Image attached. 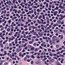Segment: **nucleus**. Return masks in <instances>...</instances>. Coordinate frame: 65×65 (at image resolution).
<instances>
[{
  "mask_svg": "<svg viewBox=\"0 0 65 65\" xmlns=\"http://www.w3.org/2000/svg\"><path fill=\"white\" fill-rule=\"evenodd\" d=\"M33 43L32 41H30L29 42V43L31 44L32 43Z\"/></svg>",
  "mask_w": 65,
  "mask_h": 65,
  "instance_id": "obj_28",
  "label": "nucleus"
},
{
  "mask_svg": "<svg viewBox=\"0 0 65 65\" xmlns=\"http://www.w3.org/2000/svg\"><path fill=\"white\" fill-rule=\"evenodd\" d=\"M24 48H25V50H27V49H28V47L27 46L25 47Z\"/></svg>",
  "mask_w": 65,
  "mask_h": 65,
  "instance_id": "obj_41",
  "label": "nucleus"
},
{
  "mask_svg": "<svg viewBox=\"0 0 65 65\" xmlns=\"http://www.w3.org/2000/svg\"><path fill=\"white\" fill-rule=\"evenodd\" d=\"M57 37L55 36H53L52 38L53 39V41H55V38H57Z\"/></svg>",
  "mask_w": 65,
  "mask_h": 65,
  "instance_id": "obj_2",
  "label": "nucleus"
},
{
  "mask_svg": "<svg viewBox=\"0 0 65 65\" xmlns=\"http://www.w3.org/2000/svg\"><path fill=\"white\" fill-rule=\"evenodd\" d=\"M19 57H22V58H23V57H24V55L23 54H22V53L21 52H20L19 53Z\"/></svg>",
  "mask_w": 65,
  "mask_h": 65,
  "instance_id": "obj_1",
  "label": "nucleus"
},
{
  "mask_svg": "<svg viewBox=\"0 0 65 65\" xmlns=\"http://www.w3.org/2000/svg\"><path fill=\"white\" fill-rule=\"evenodd\" d=\"M28 30V29L27 28H25L24 29L25 31H27Z\"/></svg>",
  "mask_w": 65,
  "mask_h": 65,
  "instance_id": "obj_64",
  "label": "nucleus"
},
{
  "mask_svg": "<svg viewBox=\"0 0 65 65\" xmlns=\"http://www.w3.org/2000/svg\"><path fill=\"white\" fill-rule=\"evenodd\" d=\"M39 19H40V18H42V15H40L39 17H38Z\"/></svg>",
  "mask_w": 65,
  "mask_h": 65,
  "instance_id": "obj_35",
  "label": "nucleus"
},
{
  "mask_svg": "<svg viewBox=\"0 0 65 65\" xmlns=\"http://www.w3.org/2000/svg\"><path fill=\"white\" fill-rule=\"evenodd\" d=\"M31 58L33 59H34L35 58V57L33 55H32L31 56Z\"/></svg>",
  "mask_w": 65,
  "mask_h": 65,
  "instance_id": "obj_19",
  "label": "nucleus"
},
{
  "mask_svg": "<svg viewBox=\"0 0 65 65\" xmlns=\"http://www.w3.org/2000/svg\"><path fill=\"white\" fill-rule=\"evenodd\" d=\"M27 58L26 57H25L24 59V61H26L27 60Z\"/></svg>",
  "mask_w": 65,
  "mask_h": 65,
  "instance_id": "obj_56",
  "label": "nucleus"
},
{
  "mask_svg": "<svg viewBox=\"0 0 65 65\" xmlns=\"http://www.w3.org/2000/svg\"><path fill=\"white\" fill-rule=\"evenodd\" d=\"M48 3H47L46 5V7H48Z\"/></svg>",
  "mask_w": 65,
  "mask_h": 65,
  "instance_id": "obj_22",
  "label": "nucleus"
},
{
  "mask_svg": "<svg viewBox=\"0 0 65 65\" xmlns=\"http://www.w3.org/2000/svg\"><path fill=\"white\" fill-rule=\"evenodd\" d=\"M35 49V48L33 47H32L31 48V50L32 51H34V50Z\"/></svg>",
  "mask_w": 65,
  "mask_h": 65,
  "instance_id": "obj_6",
  "label": "nucleus"
},
{
  "mask_svg": "<svg viewBox=\"0 0 65 65\" xmlns=\"http://www.w3.org/2000/svg\"><path fill=\"white\" fill-rule=\"evenodd\" d=\"M14 8H18V7H17V6H16V5H15V4H14Z\"/></svg>",
  "mask_w": 65,
  "mask_h": 65,
  "instance_id": "obj_17",
  "label": "nucleus"
},
{
  "mask_svg": "<svg viewBox=\"0 0 65 65\" xmlns=\"http://www.w3.org/2000/svg\"><path fill=\"white\" fill-rule=\"evenodd\" d=\"M10 28H8L7 29V31H10Z\"/></svg>",
  "mask_w": 65,
  "mask_h": 65,
  "instance_id": "obj_39",
  "label": "nucleus"
},
{
  "mask_svg": "<svg viewBox=\"0 0 65 65\" xmlns=\"http://www.w3.org/2000/svg\"><path fill=\"white\" fill-rule=\"evenodd\" d=\"M25 13V11H22L21 12L22 14H24V13Z\"/></svg>",
  "mask_w": 65,
  "mask_h": 65,
  "instance_id": "obj_30",
  "label": "nucleus"
},
{
  "mask_svg": "<svg viewBox=\"0 0 65 65\" xmlns=\"http://www.w3.org/2000/svg\"><path fill=\"white\" fill-rule=\"evenodd\" d=\"M55 5H56V6H59V4L58 3H56Z\"/></svg>",
  "mask_w": 65,
  "mask_h": 65,
  "instance_id": "obj_50",
  "label": "nucleus"
},
{
  "mask_svg": "<svg viewBox=\"0 0 65 65\" xmlns=\"http://www.w3.org/2000/svg\"><path fill=\"white\" fill-rule=\"evenodd\" d=\"M57 65H61V63H60L59 62H57Z\"/></svg>",
  "mask_w": 65,
  "mask_h": 65,
  "instance_id": "obj_15",
  "label": "nucleus"
},
{
  "mask_svg": "<svg viewBox=\"0 0 65 65\" xmlns=\"http://www.w3.org/2000/svg\"><path fill=\"white\" fill-rule=\"evenodd\" d=\"M33 34L34 35H35L36 34V32L35 31L33 32Z\"/></svg>",
  "mask_w": 65,
  "mask_h": 65,
  "instance_id": "obj_34",
  "label": "nucleus"
},
{
  "mask_svg": "<svg viewBox=\"0 0 65 65\" xmlns=\"http://www.w3.org/2000/svg\"><path fill=\"white\" fill-rule=\"evenodd\" d=\"M21 11L20 10H19L17 12L18 13H21Z\"/></svg>",
  "mask_w": 65,
  "mask_h": 65,
  "instance_id": "obj_20",
  "label": "nucleus"
},
{
  "mask_svg": "<svg viewBox=\"0 0 65 65\" xmlns=\"http://www.w3.org/2000/svg\"><path fill=\"white\" fill-rule=\"evenodd\" d=\"M28 40H31V38L30 37H29L28 38Z\"/></svg>",
  "mask_w": 65,
  "mask_h": 65,
  "instance_id": "obj_57",
  "label": "nucleus"
},
{
  "mask_svg": "<svg viewBox=\"0 0 65 65\" xmlns=\"http://www.w3.org/2000/svg\"><path fill=\"white\" fill-rule=\"evenodd\" d=\"M59 25L58 23H56V24H54L53 25L54 27H56V26H58Z\"/></svg>",
  "mask_w": 65,
  "mask_h": 65,
  "instance_id": "obj_3",
  "label": "nucleus"
},
{
  "mask_svg": "<svg viewBox=\"0 0 65 65\" xmlns=\"http://www.w3.org/2000/svg\"><path fill=\"white\" fill-rule=\"evenodd\" d=\"M59 8H60V9H62V8L63 7L62 6H61V5H59Z\"/></svg>",
  "mask_w": 65,
  "mask_h": 65,
  "instance_id": "obj_26",
  "label": "nucleus"
},
{
  "mask_svg": "<svg viewBox=\"0 0 65 65\" xmlns=\"http://www.w3.org/2000/svg\"><path fill=\"white\" fill-rule=\"evenodd\" d=\"M1 52H3V51H4V50H3V48L1 49Z\"/></svg>",
  "mask_w": 65,
  "mask_h": 65,
  "instance_id": "obj_55",
  "label": "nucleus"
},
{
  "mask_svg": "<svg viewBox=\"0 0 65 65\" xmlns=\"http://www.w3.org/2000/svg\"><path fill=\"white\" fill-rule=\"evenodd\" d=\"M38 51V48H36L35 50V52H37V51Z\"/></svg>",
  "mask_w": 65,
  "mask_h": 65,
  "instance_id": "obj_52",
  "label": "nucleus"
},
{
  "mask_svg": "<svg viewBox=\"0 0 65 65\" xmlns=\"http://www.w3.org/2000/svg\"><path fill=\"white\" fill-rule=\"evenodd\" d=\"M21 33L22 34H24L25 33V31H22L21 32Z\"/></svg>",
  "mask_w": 65,
  "mask_h": 65,
  "instance_id": "obj_49",
  "label": "nucleus"
},
{
  "mask_svg": "<svg viewBox=\"0 0 65 65\" xmlns=\"http://www.w3.org/2000/svg\"><path fill=\"white\" fill-rule=\"evenodd\" d=\"M53 21L54 23H56V22H57V20H56V19H54V20H53Z\"/></svg>",
  "mask_w": 65,
  "mask_h": 65,
  "instance_id": "obj_45",
  "label": "nucleus"
},
{
  "mask_svg": "<svg viewBox=\"0 0 65 65\" xmlns=\"http://www.w3.org/2000/svg\"><path fill=\"white\" fill-rule=\"evenodd\" d=\"M31 41L33 43V42H34V41H35V40H34V39H32L31 40Z\"/></svg>",
  "mask_w": 65,
  "mask_h": 65,
  "instance_id": "obj_47",
  "label": "nucleus"
},
{
  "mask_svg": "<svg viewBox=\"0 0 65 65\" xmlns=\"http://www.w3.org/2000/svg\"><path fill=\"white\" fill-rule=\"evenodd\" d=\"M18 38H16L15 39V40H14L15 41H18Z\"/></svg>",
  "mask_w": 65,
  "mask_h": 65,
  "instance_id": "obj_40",
  "label": "nucleus"
},
{
  "mask_svg": "<svg viewBox=\"0 0 65 65\" xmlns=\"http://www.w3.org/2000/svg\"><path fill=\"white\" fill-rule=\"evenodd\" d=\"M12 59L13 60H17V59L15 58H14V57H12Z\"/></svg>",
  "mask_w": 65,
  "mask_h": 65,
  "instance_id": "obj_21",
  "label": "nucleus"
},
{
  "mask_svg": "<svg viewBox=\"0 0 65 65\" xmlns=\"http://www.w3.org/2000/svg\"><path fill=\"white\" fill-rule=\"evenodd\" d=\"M52 52H53V53H55V52H56V50L53 49L52 50Z\"/></svg>",
  "mask_w": 65,
  "mask_h": 65,
  "instance_id": "obj_31",
  "label": "nucleus"
},
{
  "mask_svg": "<svg viewBox=\"0 0 65 65\" xmlns=\"http://www.w3.org/2000/svg\"><path fill=\"white\" fill-rule=\"evenodd\" d=\"M13 48L14 49H15L16 48V46H12Z\"/></svg>",
  "mask_w": 65,
  "mask_h": 65,
  "instance_id": "obj_43",
  "label": "nucleus"
},
{
  "mask_svg": "<svg viewBox=\"0 0 65 65\" xmlns=\"http://www.w3.org/2000/svg\"><path fill=\"white\" fill-rule=\"evenodd\" d=\"M32 45H28V48H31L32 47Z\"/></svg>",
  "mask_w": 65,
  "mask_h": 65,
  "instance_id": "obj_5",
  "label": "nucleus"
},
{
  "mask_svg": "<svg viewBox=\"0 0 65 65\" xmlns=\"http://www.w3.org/2000/svg\"><path fill=\"white\" fill-rule=\"evenodd\" d=\"M46 3H46V2H45L43 3V4H44V5H45V4H46Z\"/></svg>",
  "mask_w": 65,
  "mask_h": 65,
  "instance_id": "obj_62",
  "label": "nucleus"
},
{
  "mask_svg": "<svg viewBox=\"0 0 65 65\" xmlns=\"http://www.w3.org/2000/svg\"><path fill=\"white\" fill-rule=\"evenodd\" d=\"M42 24H43L44 25L45 24H46V22H42Z\"/></svg>",
  "mask_w": 65,
  "mask_h": 65,
  "instance_id": "obj_44",
  "label": "nucleus"
},
{
  "mask_svg": "<svg viewBox=\"0 0 65 65\" xmlns=\"http://www.w3.org/2000/svg\"><path fill=\"white\" fill-rule=\"evenodd\" d=\"M37 11L38 12H40V11H41V10H40L39 9H38L37 10Z\"/></svg>",
  "mask_w": 65,
  "mask_h": 65,
  "instance_id": "obj_8",
  "label": "nucleus"
},
{
  "mask_svg": "<svg viewBox=\"0 0 65 65\" xmlns=\"http://www.w3.org/2000/svg\"><path fill=\"white\" fill-rule=\"evenodd\" d=\"M41 27H44V25L43 24H41L40 25Z\"/></svg>",
  "mask_w": 65,
  "mask_h": 65,
  "instance_id": "obj_63",
  "label": "nucleus"
},
{
  "mask_svg": "<svg viewBox=\"0 0 65 65\" xmlns=\"http://www.w3.org/2000/svg\"><path fill=\"white\" fill-rule=\"evenodd\" d=\"M34 14L35 15H36L37 14H36V11H35L34 12Z\"/></svg>",
  "mask_w": 65,
  "mask_h": 65,
  "instance_id": "obj_37",
  "label": "nucleus"
},
{
  "mask_svg": "<svg viewBox=\"0 0 65 65\" xmlns=\"http://www.w3.org/2000/svg\"><path fill=\"white\" fill-rule=\"evenodd\" d=\"M38 15H37L36 16V17H35V19H37V18H38Z\"/></svg>",
  "mask_w": 65,
  "mask_h": 65,
  "instance_id": "obj_36",
  "label": "nucleus"
},
{
  "mask_svg": "<svg viewBox=\"0 0 65 65\" xmlns=\"http://www.w3.org/2000/svg\"><path fill=\"white\" fill-rule=\"evenodd\" d=\"M15 0H13L12 2L13 4H15Z\"/></svg>",
  "mask_w": 65,
  "mask_h": 65,
  "instance_id": "obj_25",
  "label": "nucleus"
},
{
  "mask_svg": "<svg viewBox=\"0 0 65 65\" xmlns=\"http://www.w3.org/2000/svg\"><path fill=\"white\" fill-rule=\"evenodd\" d=\"M42 17L43 19H45V15H42Z\"/></svg>",
  "mask_w": 65,
  "mask_h": 65,
  "instance_id": "obj_10",
  "label": "nucleus"
},
{
  "mask_svg": "<svg viewBox=\"0 0 65 65\" xmlns=\"http://www.w3.org/2000/svg\"><path fill=\"white\" fill-rule=\"evenodd\" d=\"M11 20H9L8 22V23H9V24H10V23H11Z\"/></svg>",
  "mask_w": 65,
  "mask_h": 65,
  "instance_id": "obj_33",
  "label": "nucleus"
},
{
  "mask_svg": "<svg viewBox=\"0 0 65 65\" xmlns=\"http://www.w3.org/2000/svg\"><path fill=\"white\" fill-rule=\"evenodd\" d=\"M35 41H39V39L38 38H37L35 39Z\"/></svg>",
  "mask_w": 65,
  "mask_h": 65,
  "instance_id": "obj_46",
  "label": "nucleus"
},
{
  "mask_svg": "<svg viewBox=\"0 0 65 65\" xmlns=\"http://www.w3.org/2000/svg\"><path fill=\"white\" fill-rule=\"evenodd\" d=\"M9 46H8L6 47V49L7 50H8H8H9Z\"/></svg>",
  "mask_w": 65,
  "mask_h": 65,
  "instance_id": "obj_29",
  "label": "nucleus"
},
{
  "mask_svg": "<svg viewBox=\"0 0 65 65\" xmlns=\"http://www.w3.org/2000/svg\"><path fill=\"white\" fill-rule=\"evenodd\" d=\"M64 52V51L63 50H62L61 52H60V53H61V54H62L63 53V52Z\"/></svg>",
  "mask_w": 65,
  "mask_h": 65,
  "instance_id": "obj_38",
  "label": "nucleus"
},
{
  "mask_svg": "<svg viewBox=\"0 0 65 65\" xmlns=\"http://www.w3.org/2000/svg\"><path fill=\"white\" fill-rule=\"evenodd\" d=\"M41 29H42V31H44V27H41Z\"/></svg>",
  "mask_w": 65,
  "mask_h": 65,
  "instance_id": "obj_14",
  "label": "nucleus"
},
{
  "mask_svg": "<svg viewBox=\"0 0 65 65\" xmlns=\"http://www.w3.org/2000/svg\"><path fill=\"white\" fill-rule=\"evenodd\" d=\"M51 8H48V10H51Z\"/></svg>",
  "mask_w": 65,
  "mask_h": 65,
  "instance_id": "obj_60",
  "label": "nucleus"
},
{
  "mask_svg": "<svg viewBox=\"0 0 65 65\" xmlns=\"http://www.w3.org/2000/svg\"><path fill=\"white\" fill-rule=\"evenodd\" d=\"M57 22L58 24H60L61 23V21L60 20H57Z\"/></svg>",
  "mask_w": 65,
  "mask_h": 65,
  "instance_id": "obj_4",
  "label": "nucleus"
},
{
  "mask_svg": "<svg viewBox=\"0 0 65 65\" xmlns=\"http://www.w3.org/2000/svg\"><path fill=\"white\" fill-rule=\"evenodd\" d=\"M33 45H35V46L36 45V43H35L33 44Z\"/></svg>",
  "mask_w": 65,
  "mask_h": 65,
  "instance_id": "obj_54",
  "label": "nucleus"
},
{
  "mask_svg": "<svg viewBox=\"0 0 65 65\" xmlns=\"http://www.w3.org/2000/svg\"><path fill=\"white\" fill-rule=\"evenodd\" d=\"M53 53H51L50 54V55L51 56H53Z\"/></svg>",
  "mask_w": 65,
  "mask_h": 65,
  "instance_id": "obj_59",
  "label": "nucleus"
},
{
  "mask_svg": "<svg viewBox=\"0 0 65 65\" xmlns=\"http://www.w3.org/2000/svg\"><path fill=\"white\" fill-rule=\"evenodd\" d=\"M54 32L55 33H57L58 32V30L56 29L55 30H54Z\"/></svg>",
  "mask_w": 65,
  "mask_h": 65,
  "instance_id": "obj_27",
  "label": "nucleus"
},
{
  "mask_svg": "<svg viewBox=\"0 0 65 65\" xmlns=\"http://www.w3.org/2000/svg\"><path fill=\"white\" fill-rule=\"evenodd\" d=\"M61 39H63V35H61V37L60 38Z\"/></svg>",
  "mask_w": 65,
  "mask_h": 65,
  "instance_id": "obj_32",
  "label": "nucleus"
},
{
  "mask_svg": "<svg viewBox=\"0 0 65 65\" xmlns=\"http://www.w3.org/2000/svg\"><path fill=\"white\" fill-rule=\"evenodd\" d=\"M40 57L41 59H43V56H41Z\"/></svg>",
  "mask_w": 65,
  "mask_h": 65,
  "instance_id": "obj_42",
  "label": "nucleus"
},
{
  "mask_svg": "<svg viewBox=\"0 0 65 65\" xmlns=\"http://www.w3.org/2000/svg\"><path fill=\"white\" fill-rule=\"evenodd\" d=\"M36 63L37 64H40V62L39 61H38L36 62Z\"/></svg>",
  "mask_w": 65,
  "mask_h": 65,
  "instance_id": "obj_16",
  "label": "nucleus"
},
{
  "mask_svg": "<svg viewBox=\"0 0 65 65\" xmlns=\"http://www.w3.org/2000/svg\"><path fill=\"white\" fill-rule=\"evenodd\" d=\"M60 46V45H56V48H59Z\"/></svg>",
  "mask_w": 65,
  "mask_h": 65,
  "instance_id": "obj_11",
  "label": "nucleus"
},
{
  "mask_svg": "<svg viewBox=\"0 0 65 65\" xmlns=\"http://www.w3.org/2000/svg\"><path fill=\"white\" fill-rule=\"evenodd\" d=\"M32 39L34 38V39H35L36 38V36H33L32 37Z\"/></svg>",
  "mask_w": 65,
  "mask_h": 65,
  "instance_id": "obj_13",
  "label": "nucleus"
},
{
  "mask_svg": "<svg viewBox=\"0 0 65 65\" xmlns=\"http://www.w3.org/2000/svg\"><path fill=\"white\" fill-rule=\"evenodd\" d=\"M34 8L35 9V8H37V7L35 6H34Z\"/></svg>",
  "mask_w": 65,
  "mask_h": 65,
  "instance_id": "obj_61",
  "label": "nucleus"
},
{
  "mask_svg": "<svg viewBox=\"0 0 65 65\" xmlns=\"http://www.w3.org/2000/svg\"><path fill=\"white\" fill-rule=\"evenodd\" d=\"M27 43H25L23 45V47H25V46H27Z\"/></svg>",
  "mask_w": 65,
  "mask_h": 65,
  "instance_id": "obj_7",
  "label": "nucleus"
},
{
  "mask_svg": "<svg viewBox=\"0 0 65 65\" xmlns=\"http://www.w3.org/2000/svg\"><path fill=\"white\" fill-rule=\"evenodd\" d=\"M34 63V61H31V64H33Z\"/></svg>",
  "mask_w": 65,
  "mask_h": 65,
  "instance_id": "obj_58",
  "label": "nucleus"
},
{
  "mask_svg": "<svg viewBox=\"0 0 65 65\" xmlns=\"http://www.w3.org/2000/svg\"><path fill=\"white\" fill-rule=\"evenodd\" d=\"M58 10H59L58 13H61V11H62V10L60 9H59Z\"/></svg>",
  "mask_w": 65,
  "mask_h": 65,
  "instance_id": "obj_12",
  "label": "nucleus"
},
{
  "mask_svg": "<svg viewBox=\"0 0 65 65\" xmlns=\"http://www.w3.org/2000/svg\"><path fill=\"white\" fill-rule=\"evenodd\" d=\"M51 63H53L54 62V59H52L51 60Z\"/></svg>",
  "mask_w": 65,
  "mask_h": 65,
  "instance_id": "obj_18",
  "label": "nucleus"
},
{
  "mask_svg": "<svg viewBox=\"0 0 65 65\" xmlns=\"http://www.w3.org/2000/svg\"><path fill=\"white\" fill-rule=\"evenodd\" d=\"M8 62H5L4 64V65H8Z\"/></svg>",
  "mask_w": 65,
  "mask_h": 65,
  "instance_id": "obj_9",
  "label": "nucleus"
},
{
  "mask_svg": "<svg viewBox=\"0 0 65 65\" xmlns=\"http://www.w3.org/2000/svg\"><path fill=\"white\" fill-rule=\"evenodd\" d=\"M16 57L17 58H18L17 59H18V60H20V59H21V58H19L18 56H16Z\"/></svg>",
  "mask_w": 65,
  "mask_h": 65,
  "instance_id": "obj_23",
  "label": "nucleus"
},
{
  "mask_svg": "<svg viewBox=\"0 0 65 65\" xmlns=\"http://www.w3.org/2000/svg\"><path fill=\"white\" fill-rule=\"evenodd\" d=\"M63 18L62 17H61V18H59V20L60 21H61V20H63Z\"/></svg>",
  "mask_w": 65,
  "mask_h": 65,
  "instance_id": "obj_24",
  "label": "nucleus"
},
{
  "mask_svg": "<svg viewBox=\"0 0 65 65\" xmlns=\"http://www.w3.org/2000/svg\"><path fill=\"white\" fill-rule=\"evenodd\" d=\"M39 31L41 32H42V29H39Z\"/></svg>",
  "mask_w": 65,
  "mask_h": 65,
  "instance_id": "obj_51",
  "label": "nucleus"
},
{
  "mask_svg": "<svg viewBox=\"0 0 65 65\" xmlns=\"http://www.w3.org/2000/svg\"><path fill=\"white\" fill-rule=\"evenodd\" d=\"M21 30H24V28L22 27H21Z\"/></svg>",
  "mask_w": 65,
  "mask_h": 65,
  "instance_id": "obj_53",
  "label": "nucleus"
},
{
  "mask_svg": "<svg viewBox=\"0 0 65 65\" xmlns=\"http://www.w3.org/2000/svg\"><path fill=\"white\" fill-rule=\"evenodd\" d=\"M37 27L38 29H40L41 28V26L40 25H39L37 26Z\"/></svg>",
  "mask_w": 65,
  "mask_h": 65,
  "instance_id": "obj_48",
  "label": "nucleus"
}]
</instances>
